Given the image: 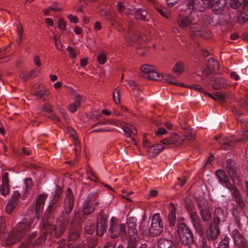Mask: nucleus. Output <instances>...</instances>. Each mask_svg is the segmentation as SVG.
<instances>
[{
  "instance_id": "nucleus-3",
  "label": "nucleus",
  "mask_w": 248,
  "mask_h": 248,
  "mask_svg": "<svg viewBox=\"0 0 248 248\" xmlns=\"http://www.w3.org/2000/svg\"><path fill=\"white\" fill-rule=\"evenodd\" d=\"M106 19L111 26L123 34L125 40L129 42L130 45H132V43L138 37V35L136 33V28L133 22L128 23L127 31H125L121 23L112 14Z\"/></svg>"
},
{
  "instance_id": "nucleus-35",
  "label": "nucleus",
  "mask_w": 248,
  "mask_h": 248,
  "mask_svg": "<svg viewBox=\"0 0 248 248\" xmlns=\"http://www.w3.org/2000/svg\"><path fill=\"white\" fill-rule=\"evenodd\" d=\"M155 8L157 10V11L160 13L163 16L168 18L170 13L168 10L165 7H162L160 5L158 4H156L155 5Z\"/></svg>"
},
{
  "instance_id": "nucleus-18",
  "label": "nucleus",
  "mask_w": 248,
  "mask_h": 248,
  "mask_svg": "<svg viewBox=\"0 0 248 248\" xmlns=\"http://www.w3.org/2000/svg\"><path fill=\"white\" fill-rule=\"evenodd\" d=\"M220 232L218 226L213 227L211 225L206 232V238L208 241H213L217 238Z\"/></svg>"
},
{
  "instance_id": "nucleus-11",
  "label": "nucleus",
  "mask_w": 248,
  "mask_h": 248,
  "mask_svg": "<svg viewBox=\"0 0 248 248\" xmlns=\"http://www.w3.org/2000/svg\"><path fill=\"white\" fill-rule=\"evenodd\" d=\"M236 248H248V242L240 232L233 229L230 233Z\"/></svg>"
},
{
  "instance_id": "nucleus-36",
  "label": "nucleus",
  "mask_w": 248,
  "mask_h": 248,
  "mask_svg": "<svg viewBox=\"0 0 248 248\" xmlns=\"http://www.w3.org/2000/svg\"><path fill=\"white\" fill-rule=\"evenodd\" d=\"M224 80L221 78H214L213 87L215 90L220 89L223 86Z\"/></svg>"
},
{
  "instance_id": "nucleus-39",
  "label": "nucleus",
  "mask_w": 248,
  "mask_h": 248,
  "mask_svg": "<svg viewBox=\"0 0 248 248\" xmlns=\"http://www.w3.org/2000/svg\"><path fill=\"white\" fill-rule=\"evenodd\" d=\"M229 240L230 238L229 237L225 236L224 239L219 242L217 248H230L229 244Z\"/></svg>"
},
{
  "instance_id": "nucleus-46",
  "label": "nucleus",
  "mask_w": 248,
  "mask_h": 248,
  "mask_svg": "<svg viewBox=\"0 0 248 248\" xmlns=\"http://www.w3.org/2000/svg\"><path fill=\"white\" fill-rule=\"evenodd\" d=\"M49 9L53 11H60L62 9V5L58 2H55L50 6Z\"/></svg>"
},
{
  "instance_id": "nucleus-59",
  "label": "nucleus",
  "mask_w": 248,
  "mask_h": 248,
  "mask_svg": "<svg viewBox=\"0 0 248 248\" xmlns=\"http://www.w3.org/2000/svg\"><path fill=\"white\" fill-rule=\"evenodd\" d=\"M235 200L236 203H237L239 208L243 209L245 206L244 202L241 197L237 198Z\"/></svg>"
},
{
  "instance_id": "nucleus-61",
  "label": "nucleus",
  "mask_w": 248,
  "mask_h": 248,
  "mask_svg": "<svg viewBox=\"0 0 248 248\" xmlns=\"http://www.w3.org/2000/svg\"><path fill=\"white\" fill-rule=\"evenodd\" d=\"M67 50L69 52V56L72 58H76V55L75 50L72 47L68 46L67 48Z\"/></svg>"
},
{
  "instance_id": "nucleus-51",
  "label": "nucleus",
  "mask_w": 248,
  "mask_h": 248,
  "mask_svg": "<svg viewBox=\"0 0 248 248\" xmlns=\"http://www.w3.org/2000/svg\"><path fill=\"white\" fill-rule=\"evenodd\" d=\"M151 223H162L159 214L155 213L153 215Z\"/></svg>"
},
{
  "instance_id": "nucleus-5",
  "label": "nucleus",
  "mask_w": 248,
  "mask_h": 248,
  "mask_svg": "<svg viewBox=\"0 0 248 248\" xmlns=\"http://www.w3.org/2000/svg\"><path fill=\"white\" fill-rule=\"evenodd\" d=\"M30 229V225L26 222L19 223L12 231L6 238L7 245L11 246L19 242L23 236Z\"/></svg>"
},
{
  "instance_id": "nucleus-22",
  "label": "nucleus",
  "mask_w": 248,
  "mask_h": 248,
  "mask_svg": "<svg viewBox=\"0 0 248 248\" xmlns=\"http://www.w3.org/2000/svg\"><path fill=\"white\" fill-rule=\"evenodd\" d=\"M162 231V223H151L150 227L148 228V232L152 236L158 235Z\"/></svg>"
},
{
  "instance_id": "nucleus-53",
  "label": "nucleus",
  "mask_w": 248,
  "mask_h": 248,
  "mask_svg": "<svg viewBox=\"0 0 248 248\" xmlns=\"http://www.w3.org/2000/svg\"><path fill=\"white\" fill-rule=\"evenodd\" d=\"M58 26L59 28L62 31H65L66 28V24L65 21L63 19L59 18Z\"/></svg>"
},
{
  "instance_id": "nucleus-43",
  "label": "nucleus",
  "mask_w": 248,
  "mask_h": 248,
  "mask_svg": "<svg viewBox=\"0 0 248 248\" xmlns=\"http://www.w3.org/2000/svg\"><path fill=\"white\" fill-rule=\"evenodd\" d=\"M207 95L209 96H210L211 98H212L214 99H217V100H219L220 101H221V102H223L225 101V98H226V95L223 93H218L216 95V97H214L212 94H211L210 93H207Z\"/></svg>"
},
{
  "instance_id": "nucleus-2",
  "label": "nucleus",
  "mask_w": 248,
  "mask_h": 248,
  "mask_svg": "<svg viewBox=\"0 0 248 248\" xmlns=\"http://www.w3.org/2000/svg\"><path fill=\"white\" fill-rule=\"evenodd\" d=\"M168 221L170 226L174 228V232L179 235L181 242L183 245L190 246L193 243V236L192 232L184 224L178 222L176 226V208L174 204L171 202L169 206Z\"/></svg>"
},
{
  "instance_id": "nucleus-21",
  "label": "nucleus",
  "mask_w": 248,
  "mask_h": 248,
  "mask_svg": "<svg viewBox=\"0 0 248 248\" xmlns=\"http://www.w3.org/2000/svg\"><path fill=\"white\" fill-rule=\"evenodd\" d=\"M242 7L241 15L237 18V21L240 24L248 21V0H243Z\"/></svg>"
},
{
  "instance_id": "nucleus-63",
  "label": "nucleus",
  "mask_w": 248,
  "mask_h": 248,
  "mask_svg": "<svg viewBox=\"0 0 248 248\" xmlns=\"http://www.w3.org/2000/svg\"><path fill=\"white\" fill-rule=\"evenodd\" d=\"M8 175H9V174L8 172H5L3 174V175L2 177V185H8V183H9Z\"/></svg>"
},
{
  "instance_id": "nucleus-29",
  "label": "nucleus",
  "mask_w": 248,
  "mask_h": 248,
  "mask_svg": "<svg viewBox=\"0 0 248 248\" xmlns=\"http://www.w3.org/2000/svg\"><path fill=\"white\" fill-rule=\"evenodd\" d=\"M75 100V102L71 103L68 107V110L72 113H75L80 106L81 96L78 94L76 96Z\"/></svg>"
},
{
  "instance_id": "nucleus-55",
  "label": "nucleus",
  "mask_w": 248,
  "mask_h": 248,
  "mask_svg": "<svg viewBox=\"0 0 248 248\" xmlns=\"http://www.w3.org/2000/svg\"><path fill=\"white\" fill-rule=\"evenodd\" d=\"M31 73H22L20 74V78L24 81L28 80L29 78H31Z\"/></svg>"
},
{
  "instance_id": "nucleus-37",
  "label": "nucleus",
  "mask_w": 248,
  "mask_h": 248,
  "mask_svg": "<svg viewBox=\"0 0 248 248\" xmlns=\"http://www.w3.org/2000/svg\"><path fill=\"white\" fill-rule=\"evenodd\" d=\"M150 75L147 76V78L151 80H160L163 78V77L154 70L151 73Z\"/></svg>"
},
{
  "instance_id": "nucleus-13",
  "label": "nucleus",
  "mask_w": 248,
  "mask_h": 248,
  "mask_svg": "<svg viewBox=\"0 0 248 248\" xmlns=\"http://www.w3.org/2000/svg\"><path fill=\"white\" fill-rule=\"evenodd\" d=\"M46 232V230L42 231V232L40 236L36 239L33 240L34 238L37 236V232H32L29 237V243L31 244L33 246H37L44 243L47 238Z\"/></svg>"
},
{
  "instance_id": "nucleus-47",
  "label": "nucleus",
  "mask_w": 248,
  "mask_h": 248,
  "mask_svg": "<svg viewBox=\"0 0 248 248\" xmlns=\"http://www.w3.org/2000/svg\"><path fill=\"white\" fill-rule=\"evenodd\" d=\"M45 95H47V92L46 91H43L42 90L40 91H37L35 93V95L36 97L44 100H46V98H44V96Z\"/></svg>"
},
{
  "instance_id": "nucleus-9",
  "label": "nucleus",
  "mask_w": 248,
  "mask_h": 248,
  "mask_svg": "<svg viewBox=\"0 0 248 248\" xmlns=\"http://www.w3.org/2000/svg\"><path fill=\"white\" fill-rule=\"evenodd\" d=\"M99 203V199L96 193L89 194L83 204V213L86 215L92 213Z\"/></svg>"
},
{
  "instance_id": "nucleus-1",
  "label": "nucleus",
  "mask_w": 248,
  "mask_h": 248,
  "mask_svg": "<svg viewBox=\"0 0 248 248\" xmlns=\"http://www.w3.org/2000/svg\"><path fill=\"white\" fill-rule=\"evenodd\" d=\"M188 11L183 16H179L178 24L182 28H188L196 24L197 21L193 19V13L202 12L207 8H211L215 14L221 13L227 4V0H186Z\"/></svg>"
},
{
  "instance_id": "nucleus-44",
  "label": "nucleus",
  "mask_w": 248,
  "mask_h": 248,
  "mask_svg": "<svg viewBox=\"0 0 248 248\" xmlns=\"http://www.w3.org/2000/svg\"><path fill=\"white\" fill-rule=\"evenodd\" d=\"M189 214L190 216L191 221L192 224L201 221L196 211L189 213Z\"/></svg>"
},
{
  "instance_id": "nucleus-30",
  "label": "nucleus",
  "mask_w": 248,
  "mask_h": 248,
  "mask_svg": "<svg viewBox=\"0 0 248 248\" xmlns=\"http://www.w3.org/2000/svg\"><path fill=\"white\" fill-rule=\"evenodd\" d=\"M153 70L152 66L148 64L144 65L140 67L142 76L145 78H147V76L150 75Z\"/></svg>"
},
{
  "instance_id": "nucleus-31",
  "label": "nucleus",
  "mask_w": 248,
  "mask_h": 248,
  "mask_svg": "<svg viewBox=\"0 0 248 248\" xmlns=\"http://www.w3.org/2000/svg\"><path fill=\"white\" fill-rule=\"evenodd\" d=\"M207 66V67L211 69L212 71L217 70L219 67L218 62L212 58L209 59Z\"/></svg>"
},
{
  "instance_id": "nucleus-41",
  "label": "nucleus",
  "mask_w": 248,
  "mask_h": 248,
  "mask_svg": "<svg viewBox=\"0 0 248 248\" xmlns=\"http://www.w3.org/2000/svg\"><path fill=\"white\" fill-rule=\"evenodd\" d=\"M94 225L92 224L91 222H86L85 225V231L86 233L89 234H92L94 230Z\"/></svg>"
},
{
  "instance_id": "nucleus-4",
  "label": "nucleus",
  "mask_w": 248,
  "mask_h": 248,
  "mask_svg": "<svg viewBox=\"0 0 248 248\" xmlns=\"http://www.w3.org/2000/svg\"><path fill=\"white\" fill-rule=\"evenodd\" d=\"M225 169L233 182V185L231 184L226 188L232 191V195L235 199L241 197L240 191L235 186V185L239 184V182L240 170L239 168L235 165L233 160L229 159L226 161Z\"/></svg>"
},
{
  "instance_id": "nucleus-16",
  "label": "nucleus",
  "mask_w": 248,
  "mask_h": 248,
  "mask_svg": "<svg viewBox=\"0 0 248 248\" xmlns=\"http://www.w3.org/2000/svg\"><path fill=\"white\" fill-rule=\"evenodd\" d=\"M137 221V219L135 217H130L127 219L126 223L128 228L127 233L130 237L138 233Z\"/></svg>"
},
{
  "instance_id": "nucleus-54",
  "label": "nucleus",
  "mask_w": 248,
  "mask_h": 248,
  "mask_svg": "<svg viewBox=\"0 0 248 248\" xmlns=\"http://www.w3.org/2000/svg\"><path fill=\"white\" fill-rule=\"evenodd\" d=\"M17 34L18 35V38L17 39L16 42L18 44H20L22 37V30L21 26L20 27H18V29L17 30Z\"/></svg>"
},
{
  "instance_id": "nucleus-19",
  "label": "nucleus",
  "mask_w": 248,
  "mask_h": 248,
  "mask_svg": "<svg viewBox=\"0 0 248 248\" xmlns=\"http://www.w3.org/2000/svg\"><path fill=\"white\" fill-rule=\"evenodd\" d=\"M216 175L217 177L219 182L224 186L227 187L231 184L229 178L225 172L222 170L219 169L215 171Z\"/></svg>"
},
{
  "instance_id": "nucleus-49",
  "label": "nucleus",
  "mask_w": 248,
  "mask_h": 248,
  "mask_svg": "<svg viewBox=\"0 0 248 248\" xmlns=\"http://www.w3.org/2000/svg\"><path fill=\"white\" fill-rule=\"evenodd\" d=\"M25 185L26 186V192H28L30 190L32 186V182L31 179L26 178L25 180Z\"/></svg>"
},
{
  "instance_id": "nucleus-48",
  "label": "nucleus",
  "mask_w": 248,
  "mask_h": 248,
  "mask_svg": "<svg viewBox=\"0 0 248 248\" xmlns=\"http://www.w3.org/2000/svg\"><path fill=\"white\" fill-rule=\"evenodd\" d=\"M0 191L1 195L6 196L9 193V187L8 185H2L0 186Z\"/></svg>"
},
{
  "instance_id": "nucleus-24",
  "label": "nucleus",
  "mask_w": 248,
  "mask_h": 248,
  "mask_svg": "<svg viewBox=\"0 0 248 248\" xmlns=\"http://www.w3.org/2000/svg\"><path fill=\"white\" fill-rule=\"evenodd\" d=\"M46 197V195H41L37 199L35 207L36 217H39V215L42 212L44 202Z\"/></svg>"
},
{
  "instance_id": "nucleus-52",
  "label": "nucleus",
  "mask_w": 248,
  "mask_h": 248,
  "mask_svg": "<svg viewBox=\"0 0 248 248\" xmlns=\"http://www.w3.org/2000/svg\"><path fill=\"white\" fill-rule=\"evenodd\" d=\"M107 60L106 55L105 54L102 53L98 55L97 61L101 64H103L105 63Z\"/></svg>"
},
{
  "instance_id": "nucleus-7",
  "label": "nucleus",
  "mask_w": 248,
  "mask_h": 248,
  "mask_svg": "<svg viewBox=\"0 0 248 248\" xmlns=\"http://www.w3.org/2000/svg\"><path fill=\"white\" fill-rule=\"evenodd\" d=\"M113 219V218L112 217L108 229L109 236L112 238H115L120 236L122 239H126L127 233L125 225L124 224H118L116 222H114Z\"/></svg>"
},
{
  "instance_id": "nucleus-57",
  "label": "nucleus",
  "mask_w": 248,
  "mask_h": 248,
  "mask_svg": "<svg viewBox=\"0 0 248 248\" xmlns=\"http://www.w3.org/2000/svg\"><path fill=\"white\" fill-rule=\"evenodd\" d=\"M221 220V217L217 215L215 216L213 220V222L211 225H212L213 227L218 226L220 220Z\"/></svg>"
},
{
  "instance_id": "nucleus-6",
  "label": "nucleus",
  "mask_w": 248,
  "mask_h": 248,
  "mask_svg": "<svg viewBox=\"0 0 248 248\" xmlns=\"http://www.w3.org/2000/svg\"><path fill=\"white\" fill-rule=\"evenodd\" d=\"M68 218L62 217V219L57 223L55 225L44 223L43 226L44 230L47 233L53 234L56 238L60 237L66 229V224L69 222Z\"/></svg>"
},
{
  "instance_id": "nucleus-28",
  "label": "nucleus",
  "mask_w": 248,
  "mask_h": 248,
  "mask_svg": "<svg viewBox=\"0 0 248 248\" xmlns=\"http://www.w3.org/2000/svg\"><path fill=\"white\" fill-rule=\"evenodd\" d=\"M232 215L235 218L236 223L238 226H241V220L245 217L242 209L239 208L234 209L232 211Z\"/></svg>"
},
{
  "instance_id": "nucleus-14",
  "label": "nucleus",
  "mask_w": 248,
  "mask_h": 248,
  "mask_svg": "<svg viewBox=\"0 0 248 248\" xmlns=\"http://www.w3.org/2000/svg\"><path fill=\"white\" fill-rule=\"evenodd\" d=\"M243 141L244 138H239L235 139L234 137H226L222 139H221L219 140V143L221 146L222 149L227 150L232 146V142L235 143L238 142H243Z\"/></svg>"
},
{
  "instance_id": "nucleus-64",
  "label": "nucleus",
  "mask_w": 248,
  "mask_h": 248,
  "mask_svg": "<svg viewBox=\"0 0 248 248\" xmlns=\"http://www.w3.org/2000/svg\"><path fill=\"white\" fill-rule=\"evenodd\" d=\"M175 78L172 75H169L167 78H165V80L166 82L169 83L176 84V83L173 81Z\"/></svg>"
},
{
  "instance_id": "nucleus-8",
  "label": "nucleus",
  "mask_w": 248,
  "mask_h": 248,
  "mask_svg": "<svg viewBox=\"0 0 248 248\" xmlns=\"http://www.w3.org/2000/svg\"><path fill=\"white\" fill-rule=\"evenodd\" d=\"M194 139V136L191 133H187L182 136L173 134L170 137L163 139L162 142L164 144H172L179 146L183 144L184 140L191 141Z\"/></svg>"
},
{
  "instance_id": "nucleus-34",
  "label": "nucleus",
  "mask_w": 248,
  "mask_h": 248,
  "mask_svg": "<svg viewBox=\"0 0 248 248\" xmlns=\"http://www.w3.org/2000/svg\"><path fill=\"white\" fill-rule=\"evenodd\" d=\"M185 203L186 209L189 213L195 211L194 203H193V202L191 201V200L189 198L187 197L185 198Z\"/></svg>"
},
{
  "instance_id": "nucleus-10",
  "label": "nucleus",
  "mask_w": 248,
  "mask_h": 248,
  "mask_svg": "<svg viewBox=\"0 0 248 248\" xmlns=\"http://www.w3.org/2000/svg\"><path fill=\"white\" fill-rule=\"evenodd\" d=\"M74 206V197L72 190L68 188L65 192L62 217L68 218Z\"/></svg>"
},
{
  "instance_id": "nucleus-23",
  "label": "nucleus",
  "mask_w": 248,
  "mask_h": 248,
  "mask_svg": "<svg viewBox=\"0 0 248 248\" xmlns=\"http://www.w3.org/2000/svg\"><path fill=\"white\" fill-rule=\"evenodd\" d=\"M163 140H161V144H156L150 146L148 149V152L151 156H154L159 154L164 148V145L169 144H164L162 142Z\"/></svg>"
},
{
  "instance_id": "nucleus-26",
  "label": "nucleus",
  "mask_w": 248,
  "mask_h": 248,
  "mask_svg": "<svg viewBox=\"0 0 248 248\" xmlns=\"http://www.w3.org/2000/svg\"><path fill=\"white\" fill-rule=\"evenodd\" d=\"M135 18L138 20L148 21L150 17L146 10L143 9H138L135 12Z\"/></svg>"
},
{
  "instance_id": "nucleus-12",
  "label": "nucleus",
  "mask_w": 248,
  "mask_h": 248,
  "mask_svg": "<svg viewBox=\"0 0 248 248\" xmlns=\"http://www.w3.org/2000/svg\"><path fill=\"white\" fill-rule=\"evenodd\" d=\"M107 217L105 214H100L98 216L96 225V233L99 236L103 235L107 229Z\"/></svg>"
},
{
  "instance_id": "nucleus-25",
  "label": "nucleus",
  "mask_w": 248,
  "mask_h": 248,
  "mask_svg": "<svg viewBox=\"0 0 248 248\" xmlns=\"http://www.w3.org/2000/svg\"><path fill=\"white\" fill-rule=\"evenodd\" d=\"M62 191L60 188H59L55 191V194L53 195V199L48 208V210H49V212L52 211L58 206V202L60 198Z\"/></svg>"
},
{
  "instance_id": "nucleus-56",
  "label": "nucleus",
  "mask_w": 248,
  "mask_h": 248,
  "mask_svg": "<svg viewBox=\"0 0 248 248\" xmlns=\"http://www.w3.org/2000/svg\"><path fill=\"white\" fill-rule=\"evenodd\" d=\"M167 132V131L164 127H160L155 132L156 136L160 137Z\"/></svg>"
},
{
  "instance_id": "nucleus-27",
  "label": "nucleus",
  "mask_w": 248,
  "mask_h": 248,
  "mask_svg": "<svg viewBox=\"0 0 248 248\" xmlns=\"http://www.w3.org/2000/svg\"><path fill=\"white\" fill-rule=\"evenodd\" d=\"M158 248H176L175 244L171 240L165 238L158 241Z\"/></svg>"
},
{
  "instance_id": "nucleus-38",
  "label": "nucleus",
  "mask_w": 248,
  "mask_h": 248,
  "mask_svg": "<svg viewBox=\"0 0 248 248\" xmlns=\"http://www.w3.org/2000/svg\"><path fill=\"white\" fill-rule=\"evenodd\" d=\"M139 228L142 233H146L147 232H148V225L145 221V217H143L139 226Z\"/></svg>"
},
{
  "instance_id": "nucleus-58",
  "label": "nucleus",
  "mask_w": 248,
  "mask_h": 248,
  "mask_svg": "<svg viewBox=\"0 0 248 248\" xmlns=\"http://www.w3.org/2000/svg\"><path fill=\"white\" fill-rule=\"evenodd\" d=\"M43 111L46 112L48 114H51L52 112V106L50 104H46L43 108Z\"/></svg>"
},
{
  "instance_id": "nucleus-33",
  "label": "nucleus",
  "mask_w": 248,
  "mask_h": 248,
  "mask_svg": "<svg viewBox=\"0 0 248 248\" xmlns=\"http://www.w3.org/2000/svg\"><path fill=\"white\" fill-rule=\"evenodd\" d=\"M123 131L125 132V135L130 139L133 140V138L131 137V134H135L136 133V130L135 129L134 127L132 126H130V127L124 126L123 127Z\"/></svg>"
},
{
  "instance_id": "nucleus-32",
  "label": "nucleus",
  "mask_w": 248,
  "mask_h": 248,
  "mask_svg": "<svg viewBox=\"0 0 248 248\" xmlns=\"http://www.w3.org/2000/svg\"><path fill=\"white\" fill-rule=\"evenodd\" d=\"M196 232L201 236H203L204 234V226L200 221L195 224H192Z\"/></svg>"
},
{
  "instance_id": "nucleus-62",
  "label": "nucleus",
  "mask_w": 248,
  "mask_h": 248,
  "mask_svg": "<svg viewBox=\"0 0 248 248\" xmlns=\"http://www.w3.org/2000/svg\"><path fill=\"white\" fill-rule=\"evenodd\" d=\"M140 89L138 87L136 89L134 90V92L133 93L134 96L137 99L138 102L140 100L142 101L141 97H140L139 99L138 98V97L140 96Z\"/></svg>"
},
{
  "instance_id": "nucleus-40",
  "label": "nucleus",
  "mask_w": 248,
  "mask_h": 248,
  "mask_svg": "<svg viewBox=\"0 0 248 248\" xmlns=\"http://www.w3.org/2000/svg\"><path fill=\"white\" fill-rule=\"evenodd\" d=\"M173 71L176 73L177 75L181 74L184 71L183 64L181 62H177L173 68Z\"/></svg>"
},
{
  "instance_id": "nucleus-15",
  "label": "nucleus",
  "mask_w": 248,
  "mask_h": 248,
  "mask_svg": "<svg viewBox=\"0 0 248 248\" xmlns=\"http://www.w3.org/2000/svg\"><path fill=\"white\" fill-rule=\"evenodd\" d=\"M20 197V194L17 191H14L12 197L9 200L5 207L6 212L11 214L18 203V199Z\"/></svg>"
},
{
  "instance_id": "nucleus-42",
  "label": "nucleus",
  "mask_w": 248,
  "mask_h": 248,
  "mask_svg": "<svg viewBox=\"0 0 248 248\" xmlns=\"http://www.w3.org/2000/svg\"><path fill=\"white\" fill-rule=\"evenodd\" d=\"M8 49L9 46H7L4 49H0V62L8 61V56L6 55V52Z\"/></svg>"
},
{
  "instance_id": "nucleus-17",
  "label": "nucleus",
  "mask_w": 248,
  "mask_h": 248,
  "mask_svg": "<svg viewBox=\"0 0 248 248\" xmlns=\"http://www.w3.org/2000/svg\"><path fill=\"white\" fill-rule=\"evenodd\" d=\"M79 235L80 232L78 225L77 224L76 226H74L73 223L71 222V224L69 228L67 245L68 246L71 244L69 243L70 241L76 240Z\"/></svg>"
},
{
  "instance_id": "nucleus-20",
  "label": "nucleus",
  "mask_w": 248,
  "mask_h": 248,
  "mask_svg": "<svg viewBox=\"0 0 248 248\" xmlns=\"http://www.w3.org/2000/svg\"><path fill=\"white\" fill-rule=\"evenodd\" d=\"M197 205L200 211V215L203 221H207L211 218V214L209 210L205 203H202L199 202H197Z\"/></svg>"
},
{
  "instance_id": "nucleus-50",
  "label": "nucleus",
  "mask_w": 248,
  "mask_h": 248,
  "mask_svg": "<svg viewBox=\"0 0 248 248\" xmlns=\"http://www.w3.org/2000/svg\"><path fill=\"white\" fill-rule=\"evenodd\" d=\"M99 14L101 16H104L106 18L112 13L110 10H107L104 8H100L99 10Z\"/></svg>"
},
{
  "instance_id": "nucleus-60",
  "label": "nucleus",
  "mask_w": 248,
  "mask_h": 248,
  "mask_svg": "<svg viewBox=\"0 0 248 248\" xmlns=\"http://www.w3.org/2000/svg\"><path fill=\"white\" fill-rule=\"evenodd\" d=\"M113 97L116 103H118L120 102L119 92L117 90H115V92H113Z\"/></svg>"
},
{
  "instance_id": "nucleus-45",
  "label": "nucleus",
  "mask_w": 248,
  "mask_h": 248,
  "mask_svg": "<svg viewBox=\"0 0 248 248\" xmlns=\"http://www.w3.org/2000/svg\"><path fill=\"white\" fill-rule=\"evenodd\" d=\"M242 4L243 5V2H241L239 0H230V5L234 9L240 7Z\"/></svg>"
}]
</instances>
